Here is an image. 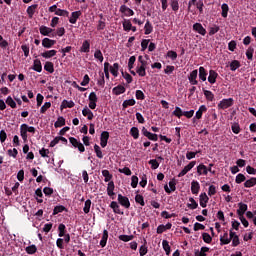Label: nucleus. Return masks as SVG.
Listing matches in <instances>:
<instances>
[{
	"label": "nucleus",
	"instance_id": "79ce46f5",
	"mask_svg": "<svg viewBox=\"0 0 256 256\" xmlns=\"http://www.w3.org/2000/svg\"><path fill=\"white\" fill-rule=\"evenodd\" d=\"M221 9H222V13H221L222 17L224 19H227V15L229 14V5L224 3L222 4Z\"/></svg>",
	"mask_w": 256,
	"mask_h": 256
},
{
	"label": "nucleus",
	"instance_id": "f8f14e48",
	"mask_svg": "<svg viewBox=\"0 0 256 256\" xmlns=\"http://www.w3.org/2000/svg\"><path fill=\"white\" fill-rule=\"evenodd\" d=\"M89 51H91V41L84 40L80 47V53H89Z\"/></svg>",
	"mask_w": 256,
	"mask_h": 256
},
{
	"label": "nucleus",
	"instance_id": "13d9d810",
	"mask_svg": "<svg viewBox=\"0 0 256 256\" xmlns=\"http://www.w3.org/2000/svg\"><path fill=\"white\" fill-rule=\"evenodd\" d=\"M94 151H95L96 157H98V159H103V152L101 151V147H99V145H97V144L94 145Z\"/></svg>",
	"mask_w": 256,
	"mask_h": 256
},
{
	"label": "nucleus",
	"instance_id": "72a5a7b5",
	"mask_svg": "<svg viewBox=\"0 0 256 256\" xmlns=\"http://www.w3.org/2000/svg\"><path fill=\"white\" fill-rule=\"evenodd\" d=\"M197 173L198 175H207L208 174L207 166H205V164L198 165Z\"/></svg>",
	"mask_w": 256,
	"mask_h": 256
},
{
	"label": "nucleus",
	"instance_id": "a18cd8bd",
	"mask_svg": "<svg viewBox=\"0 0 256 256\" xmlns=\"http://www.w3.org/2000/svg\"><path fill=\"white\" fill-rule=\"evenodd\" d=\"M239 67H241V62H239V60H233L230 63V69L232 71H237V69H239Z\"/></svg>",
	"mask_w": 256,
	"mask_h": 256
},
{
	"label": "nucleus",
	"instance_id": "338daca9",
	"mask_svg": "<svg viewBox=\"0 0 256 256\" xmlns=\"http://www.w3.org/2000/svg\"><path fill=\"white\" fill-rule=\"evenodd\" d=\"M246 179L247 178L242 173H239L236 176L235 183H237L239 185V184L243 183V181H246Z\"/></svg>",
	"mask_w": 256,
	"mask_h": 256
},
{
	"label": "nucleus",
	"instance_id": "09e8293b",
	"mask_svg": "<svg viewBox=\"0 0 256 256\" xmlns=\"http://www.w3.org/2000/svg\"><path fill=\"white\" fill-rule=\"evenodd\" d=\"M189 201H190V204L189 203L187 204V207L189 209L193 210V209H197L199 207V204L197 203V201H195L194 198H189Z\"/></svg>",
	"mask_w": 256,
	"mask_h": 256
},
{
	"label": "nucleus",
	"instance_id": "cd10ccee",
	"mask_svg": "<svg viewBox=\"0 0 256 256\" xmlns=\"http://www.w3.org/2000/svg\"><path fill=\"white\" fill-rule=\"evenodd\" d=\"M151 33H153V24L147 20L144 26V35H151Z\"/></svg>",
	"mask_w": 256,
	"mask_h": 256
},
{
	"label": "nucleus",
	"instance_id": "0eeeda50",
	"mask_svg": "<svg viewBox=\"0 0 256 256\" xmlns=\"http://www.w3.org/2000/svg\"><path fill=\"white\" fill-rule=\"evenodd\" d=\"M193 31H195L199 35H202L203 37H205V35H207V30L203 27V24H201L199 22H197L193 25Z\"/></svg>",
	"mask_w": 256,
	"mask_h": 256
},
{
	"label": "nucleus",
	"instance_id": "7ed1b4c3",
	"mask_svg": "<svg viewBox=\"0 0 256 256\" xmlns=\"http://www.w3.org/2000/svg\"><path fill=\"white\" fill-rule=\"evenodd\" d=\"M233 103H235L233 98L222 99L218 103V109H229V107H233Z\"/></svg>",
	"mask_w": 256,
	"mask_h": 256
},
{
	"label": "nucleus",
	"instance_id": "aec40b11",
	"mask_svg": "<svg viewBox=\"0 0 256 256\" xmlns=\"http://www.w3.org/2000/svg\"><path fill=\"white\" fill-rule=\"evenodd\" d=\"M127 89L123 85H118L112 89L113 95H123Z\"/></svg>",
	"mask_w": 256,
	"mask_h": 256
},
{
	"label": "nucleus",
	"instance_id": "ea45409f",
	"mask_svg": "<svg viewBox=\"0 0 256 256\" xmlns=\"http://www.w3.org/2000/svg\"><path fill=\"white\" fill-rule=\"evenodd\" d=\"M25 251L26 253H28V255H35V253H37V246H35V244H32L26 247Z\"/></svg>",
	"mask_w": 256,
	"mask_h": 256
},
{
	"label": "nucleus",
	"instance_id": "052dcab7",
	"mask_svg": "<svg viewBox=\"0 0 256 256\" xmlns=\"http://www.w3.org/2000/svg\"><path fill=\"white\" fill-rule=\"evenodd\" d=\"M83 211L86 215L89 213V211H91V200L90 199L85 201Z\"/></svg>",
	"mask_w": 256,
	"mask_h": 256
},
{
	"label": "nucleus",
	"instance_id": "9d476101",
	"mask_svg": "<svg viewBox=\"0 0 256 256\" xmlns=\"http://www.w3.org/2000/svg\"><path fill=\"white\" fill-rule=\"evenodd\" d=\"M217 77H219V73H217V71H209L208 82L210 83V85H215V83H217Z\"/></svg>",
	"mask_w": 256,
	"mask_h": 256
},
{
	"label": "nucleus",
	"instance_id": "4c0bfd02",
	"mask_svg": "<svg viewBox=\"0 0 256 256\" xmlns=\"http://www.w3.org/2000/svg\"><path fill=\"white\" fill-rule=\"evenodd\" d=\"M120 241H124V243H129V241H133L135 239L134 235H120L118 237Z\"/></svg>",
	"mask_w": 256,
	"mask_h": 256
},
{
	"label": "nucleus",
	"instance_id": "864d4df0",
	"mask_svg": "<svg viewBox=\"0 0 256 256\" xmlns=\"http://www.w3.org/2000/svg\"><path fill=\"white\" fill-rule=\"evenodd\" d=\"M135 201H136V203H139V205H141V207H145V198H143V196L141 194H137L135 196Z\"/></svg>",
	"mask_w": 256,
	"mask_h": 256
},
{
	"label": "nucleus",
	"instance_id": "c9c22d12",
	"mask_svg": "<svg viewBox=\"0 0 256 256\" xmlns=\"http://www.w3.org/2000/svg\"><path fill=\"white\" fill-rule=\"evenodd\" d=\"M135 103H137V102L133 98L129 99V100H125L122 103V109L125 110V109H127V107H133V105H135Z\"/></svg>",
	"mask_w": 256,
	"mask_h": 256
},
{
	"label": "nucleus",
	"instance_id": "c85d7f7f",
	"mask_svg": "<svg viewBox=\"0 0 256 256\" xmlns=\"http://www.w3.org/2000/svg\"><path fill=\"white\" fill-rule=\"evenodd\" d=\"M203 93L207 101H215V94H213V92H211L210 90L203 89Z\"/></svg>",
	"mask_w": 256,
	"mask_h": 256
},
{
	"label": "nucleus",
	"instance_id": "7c9ffc66",
	"mask_svg": "<svg viewBox=\"0 0 256 256\" xmlns=\"http://www.w3.org/2000/svg\"><path fill=\"white\" fill-rule=\"evenodd\" d=\"M207 253H209V247L203 246L200 251L195 250L194 256H207Z\"/></svg>",
	"mask_w": 256,
	"mask_h": 256
},
{
	"label": "nucleus",
	"instance_id": "c03bdc74",
	"mask_svg": "<svg viewBox=\"0 0 256 256\" xmlns=\"http://www.w3.org/2000/svg\"><path fill=\"white\" fill-rule=\"evenodd\" d=\"M55 15H58V17H69V11L58 8Z\"/></svg>",
	"mask_w": 256,
	"mask_h": 256
},
{
	"label": "nucleus",
	"instance_id": "39448f33",
	"mask_svg": "<svg viewBox=\"0 0 256 256\" xmlns=\"http://www.w3.org/2000/svg\"><path fill=\"white\" fill-rule=\"evenodd\" d=\"M118 203L125 209H129V207H131V202L129 201V198L123 196L122 194H118Z\"/></svg>",
	"mask_w": 256,
	"mask_h": 256
},
{
	"label": "nucleus",
	"instance_id": "6e6d98bb",
	"mask_svg": "<svg viewBox=\"0 0 256 256\" xmlns=\"http://www.w3.org/2000/svg\"><path fill=\"white\" fill-rule=\"evenodd\" d=\"M67 227L65 226V224H59L58 226V236L59 237H65V231H66Z\"/></svg>",
	"mask_w": 256,
	"mask_h": 256
},
{
	"label": "nucleus",
	"instance_id": "ddd939ff",
	"mask_svg": "<svg viewBox=\"0 0 256 256\" xmlns=\"http://www.w3.org/2000/svg\"><path fill=\"white\" fill-rule=\"evenodd\" d=\"M81 15H83V13L80 10L72 12L69 18V23H71L72 25H75V23H77V19H79Z\"/></svg>",
	"mask_w": 256,
	"mask_h": 256
},
{
	"label": "nucleus",
	"instance_id": "423d86ee",
	"mask_svg": "<svg viewBox=\"0 0 256 256\" xmlns=\"http://www.w3.org/2000/svg\"><path fill=\"white\" fill-rule=\"evenodd\" d=\"M142 135H144V137H147V139H149V141H158L159 140V136L157 134H153L151 132H149L147 130V128L142 127L141 130Z\"/></svg>",
	"mask_w": 256,
	"mask_h": 256
},
{
	"label": "nucleus",
	"instance_id": "bf43d9fd",
	"mask_svg": "<svg viewBox=\"0 0 256 256\" xmlns=\"http://www.w3.org/2000/svg\"><path fill=\"white\" fill-rule=\"evenodd\" d=\"M124 31H131V27L133 24H131V20H124L122 22Z\"/></svg>",
	"mask_w": 256,
	"mask_h": 256
},
{
	"label": "nucleus",
	"instance_id": "680f3d73",
	"mask_svg": "<svg viewBox=\"0 0 256 256\" xmlns=\"http://www.w3.org/2000/svg\"><path fill=\"white\" fill-rule=\"evenodd\" d=\"M94 57H95L98 61H100V63H103V59H104V57H103V52H101L99 49H97V50L95 51Z\"/></svg>",
	"mask_w": 256,
	"mask_h": 256
},
{
	"label": "nucleus",
	"instance_id": "e433bc0d",
	"mask_svg": "<svg viewBox=\"0 0 256 256\" xmlns=\"http://www.w3.org/2000/svg\"><path fill=\"white\" fill-rule=\"evenodd\" d=\"M255 185H256V177H252V178L246 180L244 183V187H246L248 189L251 187H255Z\"/></svg>",
	"mask_w": 256,
	"mask_h": 256
},
{
	"label": "nucleus",
	"instance_id": "774afa93",
	"mask_svg": "<svg viewBox=\"0 0 256 256\" xmlns=\"http://www.w3.org/2000/svg\"><path fill=\"white\" fill-rule=\"evenodd\" d=\"M171 8H172V11H179V1L178 0H171Z\"/></svg>",
	"mask_w": 256,
	"mask_h": 256
},
{
	"label": "nucleus",
	"instance_id": "0e129e2a",
	"mask_svg": "<svg viewBox=\"0 0 256 256\" xmlns=\"http://www.w3.org/2000/svg\"><path fill=\"white\" fill-rule=\"evenodd\" d=\"M149 165H151V169L155 170V169H159V161H157V159H151L149 160Z\"/></svg>",
	"mask_w": 256,
	"mask_h": 256
},
{
	"label": "nucleus",
	"instance_id": "6ab92c4d",
	"mask_svg": "<svg viewBox=\"0 0 256 256\" xmlns=\"http://www.w3.org/2000/svg\"><path fill=\"white\" fill-rule=\"evenodd\" d=\"M73 107H75V102H73L72 100L67 101V100H63L61 105H60V109H73Z\"/></svg>",
	"mask_w": 256,
	"mask_h": 256
},
{
	"label": "nucleus",
	"instance_id": "6e6552de",
	"mask_svg": "<svg viewBox=\"0 0 256 256\" xmlns=\"http://www.w3.org/2000/svg\"><path fill=\"white\" fill-rule=\"evenodd\" d=\"M197 164L196 161H191L188 165H186L183 170L178 174V177H185V175H187V173H189V171H191V169H193V167H195V165Z\"/></svg>",
	"mask_w": 256,
	"mask_h": 256
},
{
	"label": "nucleus",
	"instance_id": "a19ab883",
	"mask_svg": "<svg viewBox=\"0 0 256 256\" xmlns=\"http://www.w3.org/2000/svg\"><path fill=\"white\" fill-rule=\"evenodd\" d=\"M65 125V118L63 116H59L57 121L54 123V127L57 129L59 127H64Z\"/></svg>",
	"mask_w": 256,
	"mask_h": 256
},
{
	"label": "nucleus",
	"instance_id": "4be33fe9",
	"mask_svg": "<svg viewBox=\"0 0 256 256\" xmlns=\"http://www.w3.org/2000/svg\"><path fill=\"white\" fill-rule=\"evenodd\" d=\"M82 115L87 117L88 121H93V112L87 106H85V108L82 110Z\"/></svg>",
	"mask_w": 256,
	"mask_h": 256
},
{
	"label": "nucleus",
	"instance_id": "37998d69",
	"mask_svg": "<svg viewBox=\"0 0 256 256\" xmlns=\"http://www.w3.org/2000/svg\"><path fill=\"white\" fill-rule=\"evenodd\" d=\"M172 114L175 117H178V119H181L183 117L184 112L179 106H176L175 110L172 112Z\"/></svg>",
	"mask_w": 256,
	"mask_h": 256
},
{
	"label": "nucleus",
	"instance_id": "e2e57ef3",
	"mask_svg": "<svg viewBox=\"0 0 256 256\" xmlns=\"http://www.w3.org/2000/svg\"><path fill=\"white\" fill-rule=\"evenodd\" d=\"M202 239L204 241V243H211V241H213V238L211 237V235L207 232H204L202 234Z\"/></svg>",
	"mask_w": 256,
	"mask_h": 256
},
{
	"label": "nucleus",
	"instance_id": "de8ad7c7",
	"mask_svg": "<svg viewBox=\"0 0 256 256\" xmlns=\"http://www.w3.org/2000/svg\"><path fill=\"white\" fill-rule=\"evenodd\" d=\"M130 135H131V137H133V139H139V128L132 127L130 129Z\"/></svg>",
	"mask_w": 256,
	"mask_h": 256
},
{
	"label": "nucleus",
	"instance_id": "a878e982",
	"mask_svg": "<svg viewBox=\"0 0 256 256\" xmlns=\"http://www.w3.org/2000/svg\"><path fill=\"white\" fill-rule=\"evenodd\" d=\"M207 70L205 69V67L200 66L199 67V79L200 81H207Z\"/></svg>",
	"mask_w": 256,
	"mask_h": 256
},
{
	"label": "nucleus",
	"instance_id": "58836bf2",
	"mask_svg": "<svg viewBox=\"0 0 256 256\" xmlns=\"http://www.w3.org/2000/svg\"><path fill=\"white\" fill-rule=\"evenodd\" d=\"M162 247H163L166 255H171V246H169V241L163 240Z\"/></svg>",
	"mask_w": 256,
	"mask_h": 256
},
{
	"label": "nucleus",
	"instance_id": "bb28decb",
	"mask_svg": "<svg viewBox=\"0 0 256 256\" xmlns=\"http://www.w3.org/2000/svg\"><path fill=\"white\" fill-rule=\"evenodd\" d=\"M113 191H115V182L110 181L108 182V186H107V195L109 197H113V195H115V192Z\"/></svg>",
	"mask_w": 256,
	"mask_h": 256
},
{
	"label": "nucleus",
	"instance_id": "4468645a",
	"mask_svg": "<svg viewBox=\"0 0 256 256\" xmlns=\"http://www.w3.org/2000/svg\"><path fill=\"white\" fill-rule=\"evenodd\" d=\"M57 43L56 40H51L49 38H44L42 40V47H44L45 49H51V47H53V45H55Z\"/></svg>",
	"mask_w": 256,
	"mask_h": 256
},
{
	"label": "nucleus",
	"instance_id": "603ef678",
	"mask_svg": "<svg viewBox=\"0 0 256 256\" xmlns=\"http://www.w3.org/2000/svg\"><path fill=\"white\" fill-rule=\"evenodd\" d=\"M219 30H220V28H219V26H217L216 24H214L213 26H211V27L209 28V35H210V37H213V35H215L216 33H219Z\"/></svg>",
	"mask_w": 256,
	"mask_h": 256
},
{
	"label": "nucleus",
	"instance_id": "9b49d317",
	"mask_svg": "<svg viewBox=\"0 0 256 256\" xmlns=\"http://www.w3.org/2000/svg\"><path fill=\"white\" fill-rule=\"evenodd\" d=\"M110 207L113 210V213H115L116 215H124L123 211H121L119 203H117L116 201H112L110 203Z\"/></svg>",
	"mask_w": 256,
	"mask_h": 256
},
{
	"label": "nucleus",
	"instance_id": "69168bd1",
	"mask_svg": "<svg viewBox=\"0 0 256 256\" xmlns=\"http://www.w3.org/2000/svg\"><path fill=\"white\" fill-rule=\"evenodd\" d=\"M122 73V77H124L126 79V82L128 84L133 83V76H131V74L127 73V72H121Z\"/></svg>",
	"mask_w": 256,
	"mask_h": 256
},
{
	"label": "nucleus",
	"instance_id": "dca6fc26",
	"mask_svg": "<svg viewBox=\"0 0 256 256\" xmlns=\"http://www.w3.org/2000/svg\"><path fill=\"white\" fill-rule=\"evenodd\" d=\"M203 113H207V106H205V105H201L199 107L198 111L196 112L195 117L193 118V121H195V119H202Z\"/></svg>",
	"mask_w": 256,
	"mask_h": 256
},
{
	"label": "nucleus",
	"instance_id": "20e7f679",
	"mask_svg": "<svg viewBox=\"0 0 256 256\" xmlns=\"http://www.w3.org/2000/svg\"><path fill=\"white\" fill-rule=\"evenodd\" d=\"M40 34L44 37H55L57 34L53 33V29L47 26H40L39 28Z\"/></svg>",
	"mask_w": 256,
	"mask_h": 256
},
{
	"label": "nucleus",
	"instance_id": "f257e3e1",
	"mask_svg": "<svg viewBox=\"0 0 256 256\" xmlns=\"http://www.w3.org/2000/svg\"><path fill=\"white\" fill-rule=\"evenodd\" d=\"M35 127L29 126L28 124H22L20 126V136L23 139L24 143H27L29 135L27 133H32V135H35Z\"/></svg>",
	"mask_w": 256,
	"mask_h": 256
},
{
	"label": "nucleus",
	"instance_id": "1a4fd4ad",
	"mask_svg": "<svg viewBox=\"0 0 256 256\" xmlns=\"http://www.w3.org/2000/svg\"><path fill=\"white\" fill-rule=\"evenodd\" d=\"M108 141H109V132L103 131L100 135V145L103 149L107 147Z\"/></svg>",
	"mask_w": 256,
	"mask_h": 256
},
{
	"label": "nucleus",
	"instance_id": "3c124183",
	"mask_svg": "<svg viewBox=\"0 0 256 256\" xmlns=\"http://www.w3.org/2000/svg\"><path fill=\"white\" fill-rule=\"evenodd\" d=\"M67 208L63 205L56 206L53 210V215H59V213H63V211H66Z\"/></svg>",
	"mask_w": 256,
	"mask_h": 256
},
{
	"label": "nucleus",
	"instance_id": "f3484780",
	"mask_svg": "<svg viewBox=\"0 0 256 256\" xmlns=\"http://www.w3.org/2000/svg\"><path fill=\"white\" fill-rule=\"evenodd\" d=\"M238 207H239V209L237 210V215H238L239 217H243V216L245 215V212H246L247 209H248V206H247V204H245V203H243V202H240V203L238 204Z\"/></svg>",
	"mask_w": 256,
	"mask_h": 256
},
{
	"label": "nucleus",
	"instance_id": "49530a36",
	"mask_svg": "<svg viewBox=\"0 0 256 256\" xmlns=\"http://www.w3.org/2000/svg\"><path fill=\"white\" fill-rule=\"evenodd\" d=\"M6 103L11 107V109H17V103L11 96H8L6 99Z\"/></svg>",
	"mask_w": 256,
	"mask_h": 256
},
{
	"label": "nucleus",
	"instance_id": "412c9836",
	"mask_svg": "<svg viewBox=\"0 0 256 256\" xmlns=\"http://www.w3.org/2000/svg\"><path fill=\"white\" fill-rule=\"evenodd\" d=\"M33 71H36L37 73H41L43 71V65H41V60L35 59L32 66Z\"/></svg>",
	"mask_w": 256,
	"mask_h": 256
},
{
	"label": "nucleus",
	"instance_id": "2f4dec72",
	"mask_svg": "<svg viewBox=\"0 0 256 256\" xmlns=\"http://www.w3.org/2000/svg\"><path fill=\"white\" fill-rule=\"evenodd\" d=\"M44 70L47 71L48 73H55V66L53 62H46L44 65Z\"/></svg>",
	"mask_w": 256,
	"mask_h": 256
},
{
	"label": "nucleus",
	"instance_id": "5fc2aeb1",
	"mask_svg": "<svg viewBox=\"0 0 256 256\" xmlns=\"http://www.w3.org/2000/svg\"><path fill=\"white\" fill-rule=\"evenodd\" d=\"M232 132L235 133V135H239L241 133V126H239V123H233L231 125Z\"/></svg>",
	"mask_w": 256,
	"mask_h": 256
},
{
	"label": "nucleus",
	"instance_id": "8fccbe9b",
	"mask_svg": "<svg viewBox=\"0 0 256 256\" xmlns=\"http://www.w3.org/2000/svg\"><path fill=\"white\" fill-rule=\"evenodd\" d=\"M253 53H255V49L250 46L246 51V57L248 61H253Z\"/></svg>",
	"mask_w": 256,
	"mask_h": 256
},
{
	"label": "nucleus",
	"instance_id": "f704fd0d",
	"mask_svg": "<svg viewBox=\"0 0 256 256\" xmlns=\"http://www.w3.org/2000/svg\"><path fill=\"white\" fill-rule=\"evenodd\" d=\"M110 73L114 77H118V75H119V63H114L113 66H110Z\"/></svg>",
	"mask_w": 256,
	"mask_h": 256
},
{
	"label": "nucleus",
	"instance_id": "473e14b6",
	"mask_svg": "<svg viewBox=\"0 0 256 256\" xmlns=\"http://www.w3.org/2000/svg\"><path fill=\"white\" fill-rule=\"evenodd\" d=\"M102 175L104 177L105 183H109L113 179V175L111 172H109V170H102Z\"/></svg>",
	"mask_w": 256,
	"mask_h": 256
},
{
	"label": "nucleus",
	"instance_id": "393cba45",
	"mask_svg": "<svg viewBox=\"0 0 256 256\" xmlns=\"http://www.w3.org/2000/svg\"><path fill=\"white\" fill-rule=\"evenodd\" d=\"M108 239H109V231L103 230L102 238H101V241H100V246L102 248L106 247Z\"/></svg>",
	"mask_w": 256,
	"mask_h": 256
},
{
	"label": "nucleus",
	"instance_id": "f03ea898",
	"mask_svg": "<svg viewBox=\"0 0 256 256\" xmlns=\"http://www.w3.org/2000/svg\"><path fill=\"white\" fill-rule=\"evenodd\" d=\"M69 142L71 143L72 146L75 147V149H78L80 153H85V146L83 145V143H81V141L77 140V138L70 137Z\"/></svg>",
	"mask_w": 256,
	"mask_h": 256
},
{
	"label": "nucleus",
	"instance_id": "a211bd4d",
	"mask_svg": "<svg viewBox=\"0 0 256 256\" xmlns=\"http://www.w3.org/2000/svg\"><path fill=\"white\" fill-rule=\"evenodd\" d=\"M200 189H201V185L197 181L193 180L191 182V192H192V194L193 195H198Z\"/></svg>",
	"mask_w": 256,
	"mask_h": 256
},
{
	"label": "nucleus",
	"instance_id": "5701e85b",
	"mask_svg": "<svg viewBox=\"0 0 256 256\" xmlns=\"http://www.w3.org/2000/svg\"><path fill=\"white\" fill-rule=\"evenodd\" d=\"M229 243H231L229 233L225 232L222 236H220V245H229Z\"/></svg>",
	"mask_w": 256,
	"mask_h": 256
},
{
	"label": "nucleus",
	"instance_id": "b1692460",
	"mask_svg": "<svg viewBox=\"0 0 256 256\" xmlns=\"http://www.w3.org/2000/svg\"><path fill=\"white\" fill-rule=\"evenodd\" d=\"M55 55H57V50H47L41 53V57L44 59H51V57H55Z\"/></svg>",
	"mask_w": 256,
	"mask_h": 256
},
{
	"label": "nucleus",
	"instance_id": "2eb2a0df",
	"mask_svg": "<svg viewBox=\"0 0 256 256\" xmlns=\"http://www.w3.org/2000/svg\"><path fill=\"white\" fill-rule=\"evenodd\" d=\"M199 197L200 206L203 208L207 207V203H209V196H207V193L203 192Z\"/></svg>",
	"mask_w": 256,
	"mask_h": 256
},
{
	"label": "nucleus",
	"instance_id": "c756f323",
	"mask_svg": "<svg viewBox=\"0 0 256 256\" xmlns=\"http://www.w3.org/2000/svg\"><path fill=\"white\" fill-rule=\"evenodd\" d=\"M146 68L147 65L143 64L136 68V73L139 75V77H145V75H147Z\"/></svg>",
	"mask_w": 256,
	"mask_h": 256
},
{
	"label": "nucleus",
	"instance_id": "4d7b16f0",
	"mask_svg": "<svg viewBox=\"0 0 256 256\" xmlns=\"http://www.w3.org/2000/svg\"><path fill=\"white\" fill-rule=\"evenodd\" d=\"M37 7H38L37 4H33L27 8V13L29 17H33V15H35V9H37Z\"/></svg>",
	"mask_w": 256,
	"mask_h": 256
}]
</instances>
